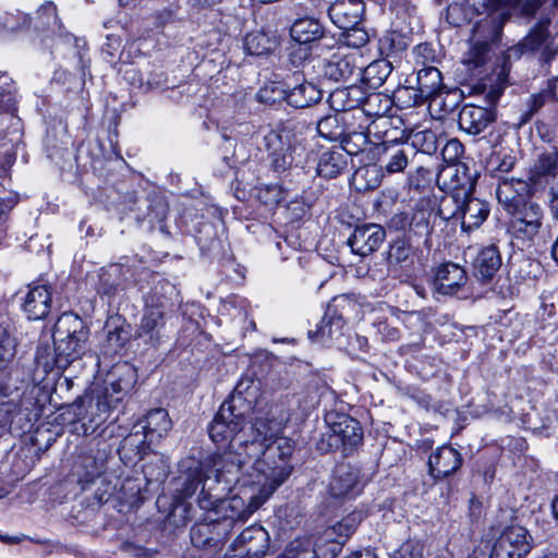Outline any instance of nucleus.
I'll return each instance as SVG.
<instances>
[{
	"label": "nucleus",
	"instance_id": "obj_1",
	"mask_svg": "<svg viewBox=\"0 0 558 558\" xmlns=\"http://www.w3.org/2000/svg\"><path fill=\"white\" fill-rule=\"evenodd\" d=\"M289 420L287 412L279 407H271L265 416L257 417L252 424V439L244 448L262 457L255 460V476L274 481L281 485L291 474L289 463L293 452V442L282 437V430Z\"/></svg>",
	"mask_w": 558,
	"mask_h": 558
},
{
	"label": "nucleus",
	"instance_id": "obj_2",
	"mask_svg": "<svg viewBox=\"0 0 558 558\" xmlns=\"http://www.w3.org/2000/svg\"><path fill=\"white\" fill-rule=\"evenodd\" d=\"M245 484H257L258 488L240 489L239 494L220 498L214 494L215 487L203 486L196 502L198 507L210 514V520L220 524L218 535H229L236 522H245L280 486L274 481L244 478Z\"/></svg>",
	"mask_w": 558,
	"mask_h": 558
},
{
	"label": "nucleus",
	"instance_id": "obj_3",
	"mask_svg": "<svg viewBox=\"0 0 558 558\" xmlns=\"http://www.w3.org/2000/svg\"><path fill=\"white\" fill-rule=\"evenodd\" d=\"M53 352L48 345L39 347L36 363L46 373L57 375L82 357L86 350L89 330L82 318L73 313H63L53 327Z\"/></svg>",
	"mask_w": 558,
	"mask_h": 558
},
{
	"label": "nucleus",
	"instance_id": "obj_4",
	"mask_svg": "<svg viewBox=\"0 0 558 558\" xmlns=\"http://www.w3.org/2000/svg\"><path fill=\"white\" fill-rule=\"evenodd\" d=\"M258 395V383L243 377L236 384L229 400L225 401L208 426L210 439L216 444L227 441L236 432H243Z\"/></svg>",
	"mask_w": 558,
	"mask_h": 558
},
{
	"label": "nucleus",
	"instance_id": "obj_5",
	"mask_svg": "<svg viewBox=\"0 0 558 558\" xmlns=\"http://www.w3.org/2000/svg\"><path fill=\"white\" fill-rule=\"evenodd\" d=\"M241 433L236 432L227 439L230 440L228 450L213 454L206 461L209 472L215 473L213 484L223 483L222 490H231L234 486H240V489L258 488L257 484L244 483V478L256 480V472L255 461L250 463L253 452L246 448L244 452L240 451L246 444Z\"/></svg>",
	"mask_w": 558,
	"mask_h": 558
},
{
	"label": "nucleus",
	"instance_id": "obj_6",
	"mask_svg": "<svg viewBox=\"0 0 558 558\" xmlns=\"http://www.w3.org/2000/svg\"><path fill=\"white\" fill-rule=\"evenodd\" d=\"M327 432H325L317 449L329 452L341 449L344 454L351 453L362 444L363 430L360 422L350 415L337 411L328 412L325 416Z\"/></svg>",
	"mask_w": 558,
	"mask_h": 558
},
{
	"label": "nucleus",
	"instance_id": "obj_7",
	"mask_svg": "<svg viewBox=\"0 0 558 558\" xmlns=\"http://www.w3.org/2000/svg\"><path fill=\"white\" fill-rule=\"evenodd\" d=\"M15 354L14 339L11 337L7 327L0 326V427H7L12 414L16 411V399L19 398V387L14 378L15 369L8 365Z\"/></svg>",
	"mask_w": 558,
	"mask_h": 558
},
{
	"label": "nucleus",
	"instance_id": "obj_8",
	"mask_svg": "<svg viewBox=\"0 0 558 558\" xmlns=\"http://www.w3.org/2000/svg\"><path fill=\"white\" fill-rule=\"evenodd\" d=\"M426 142V149L435 148V134L432 131L417 132L413 144L407 142H384L378 147V166L385 174L402 173L417 155L415 145Z\"/></svg>",
	"mask_w": 558,
	"mask_h": 558
},
{
	"label": "nucleus",
	"instance_id": "obj_9",
	"mask_svg": "<svg viewBox=\"0 0 558 558\" xmlns=\"http://www.w3.org/2000/svg\"><path fill=\"white\" fill-rule=\"evenodd\" d=\"M440 215L444 219L461 218L462 229L471 231L478 228L489 215V205L483 199L465 196L462 202H458L454 196L446 197L441 201Z\"/></svg>",
	"mask_w": 558,
	"mask_h": 558
},
{
	"label": "nucleus",
	"instance_id": "obj_10",
	"mask_svg": "<svg viewBox=\"0 0 558 558\" xmlns=\"http://www.w3.org/2000/svg\"><path fill=\"white\" fill-rule=\"evenodd\" d=\"M209 470L206 463L194 459H186L180 463V475L174 480L173 500L182 504L196 495L198 497L203 486L206 489L213 486Z\"/></svg>",
	"mask_w": 558,
	"mask_h": 558
},
{
	"label": "nucleus",
	"instance_id": "obj_11",
	"mask_svg": "<svg viewBox=\"0 0 558 558\" xmlns=\"http://www.w3.org/2000/svg\"><path fill=\"white\" fill-rule=\"evenodd\" d=\"M141 426L144 433L140 430L133 432L128 435L120 445V452L136 449V453L140 452L141 448L147 442L148 445L158 441L172 427V422L169 417L168 412L165 409L158 408L149 411L143 421Z\"/></svg>",
	"mask_w": 558,
	"mask_h": 558
},
{
	"label": "nucleus",
	"instance_id": "obj_12",
	"mask_svg": "<svg viewBox=\"0 0 558 558\" xmlns=\"http://www.w3.org/2000/svg\"><path fill=\"white\" fill-rule=\"evenodd\" d=\"M533 547V537L519 524L506 526L493 545L490 558H525Z\"/></svg>",
	"mask_w": 558,
	"mask_h": 558
},
{
	"label": "nucleus",
	"instance_id": "obj_13",
	"mask_svg": "<svg viewBox=\"0 0 558 558\" xmlns=\"http://www.w3.org/2000/svg\"><path fill=\"white\" fill-rule=\"evenodd\" d=\"M508 214L511 215L509 230L513 238L523 243L533 242L543 227L542 207L530 201Z\"/></svg>",
	"mask_w": 558,
	"mask_h": 558
},
{
	"label": "nucleus",
	"instance_id": "obj_14",
	"mask_svg": "<svg viewBox=\"0 0 558 558\" xmlns=\"http://www.w3.org/2000/svg\"><path fill=\"white\" fill-rule=\"evenodd\" d=\"M114 404L106 393L98 395L96 399L93 397H84L77 399L73 404V413L77 421L83 422L85 433L90 428L92 432L104 424L110 415Z\"/></svg>",
	"mask_w": 558,
	"mask_h": 558
},
{
	"label": "nucleus",
	"instance_id": "obj_15",
	"mask_svg": "<svg viewBox=\"0 0 558 558\" xmlns=\"http://www.w3.org/2000/svg\"><path fill=\"white\" fill-rule=\"evenodd\" d=\"M264 143L270 165L276 172H283L292 166L295 146L290 130H271L264 136Z\"/></svg>",
	"mask_w": 558,
	"mask_h": 558
},
{
	"label": "nucleus",
	"instance_id": "obj_16",
	"mask_svg": "<svg viewBox=\"0 0 558 558\" xmlns=\"http://www.w3.org/2000/svg\"><path fill=\"white\" fill-rule=\"evenodd\" d=\"M167 304L157 298L154 292L146 299L145 311L136 330L138 338L155 345L159 341L160 332L165 326V313Z\"/></svg>",
	"mask_w": 558,
	"mask_h": 558
},
{
	"label": "nucleus",
	"instance_id": "obj_17",
	"mask_svg": "<svg viewBox=\"0 0 558 558\" xmlns=\"http://www.w3.org/2000/svg\"><path fill=\"white\" fill-rule=\"evenodd\" d=\"M218 532L220 533V524L210 520L208 512L202 521L192 526L190 532L191 542L194 547L205 551L204 558H214L228 537V535H218Z\"/></svg>",
	"mask_w": 558,
	"mask_h": 558
},
{
	"label": "nucleus",
	"instance_id": "obj_18",
	"mask_svg": "<svg viewBox=\"0 0 558 558\" xmlns=\"http://www.w3.org/2000/svg\"><path fill=\"white\" fill-rule=\"evenodd\" d=\"M548 21H542L518 45L509 49V57H521L526 52L542 51V59L549 62L556 54L548 33Z\"/></svg>",
	"mask_w": 558,
	"mask_h": 558
},
{
	"label": "nucleus",
	"instance_id": "obj_19",
	"mask_svg": "<svg viewBox=\"0 0 558 558\" xmlns=\"http://www.w3.org/2000/svg\"><path fill=\"white\" fill-rule=\"evenodd\" d=\"M386 239L385 229L376 223L356 226L348 239L352 253L365 257L376 252Z\"/></svg>",
	"mask_w": 558,
	"mask_h": 558
},
{
	"label": "nucleus",
	"instance_id": "obj_20",
	"mask_svg": "<svg viewBox=\"0 0 558 558\" xmlns=\"http://www.w3.org/2000/svg\"><path fill=\"white\" fill-rule=\"evenodd\" d=\"M107 452L100 449H89L88 452L80 454L73 465L72 474L76 477L82 489L95 482L105 471Z\"/></svg>",
	"mask_w": 558,
	"mask_h": 558
},
{
	"label": "nucleus",
	"instance_id": "obj_21",
	"mask_svg": "<svg viewBox=\"0 0 558 558\" xmlns=\"http://www.w3.org/2000/svg\"><path fill=\"white\" fill-rule=\"evenodd\" d=\"M324 9L337 27L349 31L360 24L365 7L362 0H329Z\"/></svg>",
	"mask_w": 558,
	"mask_h": 558
},
{
	"label": "nucleus",
	"instance_id": "obj_22",
	"mask_svg": "<svg viewBox=\"0 0 558 558\" xmlns=\"http://www.w3.org/2000/svg\"><path fill=\"white\" fill-rule=\"evenodd\" d=\"M496 196L499 204L504 206L507 213H510L530 202L527 199L530 185L526 181L520 179H502L498 181Z\"/></svg>",
	"mask_w": 558,
	"mask_h": 558
},
{
	"label": "nucleus",
	"instance_id": "obj_23",
	"mask_svg": "<svg viewBox=\"0 0 558 558\" xmlns=\"http://www.w3.org/2000/svg\"><path fill=\"white\" fill-rule=\"evenodd\" d=\"M356 53H333L330 59L323 61L322 74L333 82L345 81L356 75L360 76L361 66L357 64Z\"/></svg>",
	"mask_w": 558,
	"mask_h": 558
},
{
	"label": "nucleus",
	"instance_id": "obj_24",
	"mask_svg": "<svg viewBox=\"0 0 558 558\" xmlns=\"http://www.w3.org/2000/svg\"><path fill=\"white\" fill-rule=\"evenodd\" d=\"M462 457L450 446L437 448L428 459V472L436 480L450 476L460 469Z\"/></svg>",
	"mask_w": 558,
	"mask_h": 558
},
{
	"label": "nucleus",
	"instance_id": "obj_25",
	"mask_svg": "<svg viewBox=\"0 0 558 558\" xmlns=\"http://www.w3.org/2000/svg\"><path fill=\"white\" fill-rule=\"evenodd\" d=\"M468 282L466 271L454 263L441 265L434 280L437 292L444 295L457 294Z\"/></svg>",
	"mask_w": 558,
	"mask_h": 558
},
{
	"label": "nucleus",
	"instance_id": "obj_26",
	"mask_svg": "<svg viewBox=\"0 0 558 558\" xmlns=\"http://www.w3.org/2000/svg\"><path fill=\"white\" fill-rule=\"evenodd\" d=\"M494 112L482 106L465 104L460 112L458 123L462 131L470 135L482 133L493 121Z\"/></svg>",
	"mask_w": 558,
	"mask_h": 558
},
{
	"label": "nucleus",
	"instance_id": "obj_27",
	"mask_svg": "<svg viewBox=\"0 0 558 558\" xmlns=\"http://www.w3.org/2000/svg\"><path fill=\"white\" fill-rule=\"evenodd\" d=\"M23 311L28 319H43L51 307V293L47 284L31 286L23 302Z\"/></svg>",
	"mask_w": 558,
	"mask_h": 558
},
{
	"label": "nucleus",
	"instance_id": "obj_28",
	"mask_svg": "<svg viewBox=\"0 0 558 558\" xmlns=\"http://www.w3.org/2000/svg\"><path fill=\"white\" fill-rule=\"evenodd\" d=\"M330 495L335 498L352 497L360 493L359 471L351 465L341 464L335 470L329 484Z\"/></svg>",
	"mask_w": 558,
	"mask_h": 558
},
{
	"label": "nucleus",
	"instance_id": "obj_29",
	"mask_svg": "<svg viewBox=\"0 0 558 558\" xmlns=\"http://www.w3.org/2000/svg\"><path fill=\"white\" fill-rule=\"evenodd\" d=\"M280 96L292 107L303 109L317 104L323 92L313 83L303 81L293 88L279 90Z\"/></svg>",
	"mask_w": 558,
	"mask_h": 558
},
{
	"label": "nucleus",
	"instance_id": "obj_30",
	"mask_svg": "<svg viewBox=\"0 0 558 558\" xmlns=\"http://www.w3.org/2000/svg\"><path fill=\"white\" fill-rule=\"evenodd\" d=\"M501 266V256L496 245L483 247L474 260L475 277L482 282H489Z\"/></svg>",
	"mask_w": 558,
	"mask_h": 558
},
{
	"label": "nucleus",
	"instance_id": "obj_31",
	"mask_svg": "<svg viewBox=\"0 0 558 558\" xmlns=\"http://www.w3.org/2000/svg\"><path fill=\"white\" fill-rule=\"evenodd\" d=\"M119 377L110 383L104 391L114 404L123 400V397L129 393L135 386L137 375L135 368L130 364H122L116 368Z\"/></svg>",
	"mask_w": 558,
	"mask_h": 558
},
{
	"label": "nucleus",
	"instance_id": "obj_32",
	"mask_svg": "<svg viewBox=\"0 0 558 558\" xmlns=\"http://www.w3.org/2000/svg\"><path fill=\"white\" fill-rule=\"evenodd\" d=\"M417 88L414 94L422 101L429 100L442 89L441 72L435 66L421 69L416 75Z\"/></svg>",
	"mask_w": 558,
	"mask_h": 558
},
{
	"label": "nucleus",
	"instance_id": "obj_33",
	"mask_svg": "<svg viewBox=\"0 0 558 558\" xmlns=\"http://www.w3.org/2000/svg\"><path fill=\"white\" fill-rule=\"evenodd\" d=\"M364 99V90L361 86L351 85L337 88L329 94V105L337 112H344L361 108Z\"/></svg>",
	"mask_w": 558,
	"mask_h": 558
},
{
	"label": "nucleus",
	"instance_id": "obj_34",
	"mask_svg": "<svg viewBox=\"0 0 558 558\" xmlns=\"http://www.w3.org/2000/svg\"><path fill=\"white\" fill-rule=\"evenodd\" d=\"M348 165V153L342 147L323 151L317 163L320 177L332 179L339 175Z\"/></svg>",
	"mask_w": 558,
	"mask_h": 558
},
{
	"label": "nucleus",
	"instance_id": "obj_35",
	"mask_svg": "<svg viewBox=\"0 0 558 558\" xmlns=\"http://www.w3.org/2000/svg\"><path fill=\"white\" fill-rule=\"evenodd\" d=\"M532 179L535 182L545 179L547 183L558 181V149L550 148L541 153L532 169Z\"/></svg>",
	"mask_w": 558,
	"mask_h": 558
},
{
	"label": "nucleus",
	"instance_id": "obj_36",
	"mask_svg": "<svg viewBox=\"0 0 558 558\" xmlns=\"http://www.w3.org/2000/svg\"><path fill=\"white\" fill-rule=\"evenodd\" d=\"M324 33V26L313 17L299 19L290 27L291 38L298 44L313 43L320 39Z\"/></svg>",
	"mask_w": 558,
	"mask_h": 558
},
{
	"label": "nucleus",
	"instance_id": "obj_37",
	"mask_svg": "<svg viewBox=\"0 0 558 558\" xmlns=\"http://www.w3.org/2000/svg\"><path fill=\"white\" fill-rule=\"evenodd\" d=\"M392 64L386 59H378L362 69L360 76L369 88H379L392 72Z\"/></svg>",
	"mask_w": 558,
	"mask_h": 558
},
{
	"label": "nucleus",
	"instance_id": "obj_38",
	"mask_svg": "<svg viewBox=\"0 0 558 558\" xmlns=\"http://www.w3.org/2000/svg\"><path fill=\"white\" fill-rule=\"evenodd\" d=\"M393 105V99L383 93H364V99L361 102V110L369 118H381L387 116Z\"/></svg>",
	"mask_w": 558,
	"mask_h": 558
},
{
	"label": "nucleus",
	"instance_id": "obj_39",
	"mask_svg": "<svg viewBox=\"0 0 558 558\" xmlns=\"http://www.w3.org/2000/svg\"><path fill=\"white\" fill-rule=\"evenodd\" d=\"M277 39L265 32H252L244 38V49L248 54L263 56L277 47Z\"/></svg>",
	"mask_w": 558,
	"mask_h": 558
},
{
	"label": "nucleus",
	"instance_id": "obj_40",
	"mask_svg": "<svg viewBox=\"0 0 558 558\" xmlns=\"http://www.w3.org/2000/svg\"><path fill=\"white\" fill-rule=\"evenodd\" d=\"M124 284L122 266L110 265L100 275L98 291L100 294L114 295Z\"/></svg>",
	"mask_w": 558,
	"mask_h": 558
},
{
	"label": "nucleus",
	"instance_id": "obj_41",
	"mask_svg": "<svg viewBox=\"0 0 558 558\" xmlns=\"http://www.w3.org/2000/svg\"><path fill=\"white\" fill-rule=\"evenodd\" d=\"M384 174L378 165H367L355 171L353 182L359 190H374L380 185Z\"/></svg>",
	"mask_w": 558,
	"mask_h": 558
},
{
	"label": "nucleus",
	"instance_id": "obj_42",
	"mask_svg": "<svg viewBox=\"0 0 558 558\" xmlns=\"http://www.w3.org/2000/svg\"><path fill=\"white\" fill-rule=\"evenodd\" d=\"M362 519V512H352L348 517L343 518L340 522L329 527L327 530V536L331 537L333 534H336L338 537L336 542L342 543L355 531Z\"/></svg>",
	"mask_w": 558,
	"mask_h": 558
},
{
	"label": "nucleus",
	"instance_id": "obj_43",
	"mask_svg": "<svg viewBox=\"0 0 558 558\" xmlns=\"http://www.w3.org/2000/svg\"><path fill=\"white\" fill-rule=\"evenodd\" d=\"M489 52V44L483 40H475L470 44L468 51L463 54L462 62L471 69L485 64Z\"/></svg>",
	"mask_w": 558,
	"mask_h": 558
},
{
	"label": "nucleus",
	"instance_id": "obj_44",
	"mask_svg": "<svg viewBox=\"0 0 558 558\" xmlns=\"http://www.w3.org/2000/svg\"><path fill=\"white\" fill-rule=\"evenodd\" d=\"M556 101V86L551 82L548 83L547 87L537 94H534L527 100V112L525 121L529 120L534 113H536L546 104Z\"/></svg>",
	"mask_w": 558,
	"mask_h": 558
},
{
	"label": "nucleus",
	"instance_id": "obj_45",
	"mask_svg": "<svg viewBox=\"0 0 558 558\" xmlns=\"http://www.w3.org/2000/svg\"><path fill=\"white\" fill-rule=\"evenodd\" d=\"M143 474L148 484L160 483L166 480L169 473V468L160 457L147 461L143 464Z\"/></svg>",
	"mask_w": 558,
	"mask_h": 558
},
{
	"label": "nucleus",
	"instance_id": "obj_46",
	"mask_svg": "<svg viewBox=\"0 0 558 558\" xmlns=\"http://www.w3.org/2000/svg\"><path fill=\"white\" fill-rule=\"evenodd\" d=\"M317 132L329 141H338L344 134V128L339 122L338 116H327L317 123Z\"/></svg>",
	"mask_w": 558,
	"mask_h": 558
},
{
	"label": "nucleus",
	"instance_id": "obj_47",
	"mask_svg": "<svg viewBox=\"0 0 558 558\" xmlns=\"http://www.w3.org/2000/svg\"><path fill=\"white\" fill-rule=\"evenodd\" d=\"M421 216H423V213H421ZM415 220L416 215H413V217L410 218L409 214L407 213H397L390 218L388 227L395 231L405 230L411 228L413 225L415 227H423L427 229L428 222L424 219V217H421L418 221L414 222Z\"/></svg>",
	"mask_w": 558,
	"mask_h": 558
},
{
	"label": "nucleus",
	"instance_id": "obj_48",
	"mask_svg": "<svg viewBox=\"0 0 558 558\" xmlns=\"http://www.w3.org/2000/svg\"><path fill=\"white\" fill-rule=\"evenodd\" d=\"M414 254L413 246L407 240H397L390 247V264H407Z\"/></svg>",
	"mask_w": 558,
	"mask_h": 558
},
{
	"label": "nucleus",
	"instance_id": "obj_49",
	"mask_svg": "<svg viewBox=\"0 0 558 558\" xmlns=\"http://www.w3.org/2000/svg\"><path fill=\"white\" fill-rule=\"evenodd\" d=\"M492 173L495 178H497L498 181H501L502 179H507L504 177V174L510 172L514 165H515V158L511 155H505L504 157H493L490 159Z\"/></svg>",
	"mask_w": 558,
	"mask_h": 558
},
{
	"label": "nucleus",
	"instance_id": "obj_50",
	"mask_svg": "<svg viewBox=\"0 0 558 558\" xmlns=\"http://www.w3.org/2000/svg\"><path fill=\"white\" fill-rule=\"evenodd\" d=\"M390 558H423V546L415 541L404 542Z\"/></svg>",
	"mask_w": 558,
	"mask_h": 558
},
{
	"label": "nucleus",
	"instance_id": "obj_51",
	"mask_svg": "<svg viewBox=\"0 0 558 558\" xmlns=\"http://www.w3.org/2000/svg\"><path fill=\"white\" fill-rule=\"evenodd\" d=\"M464 153L463 145L458 140H450L442 148V156L447 162L454 163Z\"/></svg>",
	"mask_w": 558,
	"mask_h": 558
},
{
	"label": "nucleus",
	"instance_id": "obj_52",
	"mask_svg": "<svg viewBox=\"0 0 558 558\" xmlns=\"http://www.w3.org/2000/svg\"><path fill=\"white\" fill-rule=\"evenodd\" d=\"M257 197L265 205H276L281 201V191L278 186H265L258 190Z\"/></svg>",
	"mask_w": 558,
	"mask_h": 558
},
{
	"label": "nucleus",
	"instance_id": "obj_53",
	"mask_svg": "<svg viewBox=\"0 0 558 558\" xmlns=\"http://www.w3.org/2000/svg\"><path fill=\"white\" fill-rule=\"evenodd\" d=\"M310 56L308 48L306 47V44H298L293 45L289 48V61L293 66H299L302 64L303 61H305Z\"/></svg>",
	"mask_w": 558,
	"mask_h": 558
},
{
	"label": "nucleus",
	"instance_id": "obj_54",
	"mask_svg": "<svg viewBox=\"0 0 558 558\" xmlns=\"http://www.w3.org/2000/svg\"><path fill=\"white\" fill-rule=\"evenodd\" d=\"M279 90H286L284 88H279L274 83L266 85L258 93V98L263 102L275 104L280 100H284L282 96H280Z\"/></svg>",
	"mask_w": 558,
	"mask_h": 558
},
{
	"label": "nucleus",
	"instance_id": "obj_55",
	"mask_svg": "<svg viewBox=\"0 0 558 558\" xmlns=\"http://www.w3.org/2000/svg\"><path fill=\"white\" fill-rule=\"evenodd\" d=\"M107 339L110 344L121 348L129 340V331L122 326H117L113 329L108 330Z\"/></svg>",
	"mask_w": 558,
	"mask_h": 558
},
{
	"label": "nucleus",
	"instance_id": "obj_56",
	"mask_svg": "<svg viewBox=\"0 0 558 558\" xmlns=\"http://www.w3.org/2000/svg\"><path fill=\"white\" fill-rule=\"evenodd\" d=\"M333 324L339 325L340 319H337V322H335V320L327 319L326 317H324L322 319L320 324L318 325L317 329L315 330V332L310 331L308 335H310V337H313V333H315V336L317 338H331L333 336V331H332Z\"/></svg>",
	"mask_w": 558,
	"mask_h": 558
},
{
	"label": "nucleus",
	"instance_id": "obj_57",
	"mask_svg": "<svg viewBox=\"0 0 558 558\" xmlns=\"http://www.w3.org/2000/svg\"><path fill=\"white\" fill-rule=\"evenodd\" d=\"M149 210L150 211L148 213V217H150L151 221H154V220L161 221L167 216V205L160 198L156 199L155 204L149 206Z\"/></svg>",
	"mask_w": 558,
	"mask_h": 558
},
{
	"label": "nucleus",
	"instance_id": "obj_58",
	"mask_svg": "<svg viewBox=\"0 0 558 558\" xmlns=\"http://www.w3.org/2000/svg\"><path fill=\"white\" fill-rule=\"evenodd\" d=\"M549 208L553 217L558 220V181L551 183L549 189Z\"/></svg>",
	"mask_w": 558,
	"mask_h": 558
},
{
	"label": "nucleus",
	"instance_id": "obj_59",
	"mask_svg": "<svg viewBox=\"0 0 558 558\" xmlns=\"http://www.w3.org/2000/svg\"><path fill=\"white\" fill-rule=\"evenodd\" d=\"M25 539H31V538L25 534L8 535V534L0 533V541L3 544H9V545L19 544Z\"/></svg>",
	"mask_w": 558,
	"mask_h": 558
},
{
	"label": "nucleus",
	"instance_id": "obj_60",
	"mask_svg": "<svg viewBox=\"0 0 558 558\" xmlns=\"http://www.w3.org/2000/svg\"><path fill=\"white\" fill-rule=\"evenodd\" d=\"M38 14H45L47 15V24H50V20L53 21V23L57 21V13H56V7L52 3H48L46 5H43L38 10Z\"/></svg>",
	"mask_w": 558,
	"mask_h": 558
},
{
	"label": "nucleus",
	"instance_id": "obj_61",
	"mask_svg": "<svg viewBox=\"0 0 558 558\" xmlns=\"http://www.w3.org/2000/svg\"><path fill=\"white\" fill-rule=\"evenodd\" d=\"M501 95V90L499 89H492L489 90V93L487 94V98H488V104L489 105H495L496 101L499 99Z\"/></svg>",
	"mask_w": 558,
	"mask_h": 558
},
{
	"label": "nucleus",
	"instance_id": "obj_62",
	"mask_svg": "<svg viewBox=\"0 0 558 558\" xmlns=\"http://www.w3.org/2000/svg\"><path fill=\"white\" fill-rule=\"evenodd\" d=\"M502 1L504 0H485L484 7H486L488 11H495L500 7Z\"/></svg>",
	"mask_w": 558,
	"mask_h": 558
},
{
	"label": "nucleus",
	"instance_id": "obj_63",
	"mask_svg": "<svg viewBox=\"0 0 558 558\" xmlns=\"http://www.w3.org/2000/svg\"><path fill=\"white\" fill-rule=\"evenodd\" d=\"M551 255H553L554 259L558 263V236L553 245Z\"/></svg>",
	"mask_w": 558,
	"mask_h": 558
},
{
	"label": "nucleus",
	"instance_id": "obj_64",
	"mask_svg": "<svg viewBox=\"0 0 558 558\" xmlns=\"http://www.w3.org/2000/svg\"><path fill=\"white\" fill-rule=\"evenodd\" d=\"M553 513L554 517L558 520V496L553 501Z\"/></svg>",
	"mask_w": 558,
	"mask_h": 558
}]
</instances>
